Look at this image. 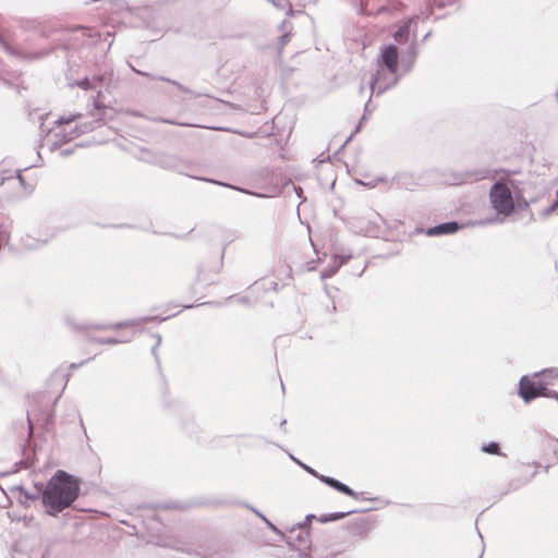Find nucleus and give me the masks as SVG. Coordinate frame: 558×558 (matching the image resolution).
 <instances>
[{"label": "nucleus", "mask_w": 558, "mask_h": 558, "mask_svg": "<svg viewBox=\"0 0 558 558\" xmlns=\"http://www.w3.org/2000/svg\"><path fill=\"white\" fill-rule=\"evenodd\" d=\"M24 494L32 500L41 495L47 514L56 517L76 500L80 494V482L65 471L58 470L44 488L37 487L36 493L24 492Z\"/></svg>", "instance_id": "1"}, {"label": "nucleus", "mask_w": 558, "mask_h": 558, "mask_svg": "<svg viewBox=\"0 0 558 558\" xmlns=\"http://www.w3.org/2000/svg\"><path fill=\"white\" fill-rule=\"evenodd\" d=\"M94 108L97 111V113H93L96 119L88 124L74 125V120L78 117L75 114H70L69 117H60L56 121V126L50 130L48 134L49 137L53 136L56 138L53 145L70 142L83 133L93 131L95 128L100 125L102 121L109 118V112H112V108L105 106L100 92L94 99Z\"/></svg>", "instance_id": "2"}, {"label": "nucleus", "mask_w": 558, "mask_h": 558, "mask_svg": "<svg viewBox=\"0 0 558 558\" xmlns=\"http://www.w3.org/2000/svg\"><path fill=\"white\" fill-rule=\"evenodd\" d=\"M398 49L395 45L384 47L379 57V65H385L389 72L387 80L381 77L380 71L371 81V88L373 93L378 95L397 84L398 77L396 75L398 69Z\"/></svg>", "instance_id": "3"}, {"label": "nucleus", "mask_w": 558, "mask_h": 558, "mask_svg": "<svg viewBox=\"0 0 558 558\" xmlns=\"http://www.w3.org/2000/svg\"><path fill=\"white\" fill-rule=\"evenodd\" d=\"M536 380H531L527 376L520 379L519 392L525 401H531L538 396H550L547 389L548 385L558 379V368H546L535 374Z\"/></svg>", "instance_id": "4"}, {"label": "nucleus", "mask_w": 558, "mask_h": 558, "mask_svg": "<svg viewBox=\"0 0 558 558\" xmlns=\"http://www.w3.org/2000/svg\"><path fill=\"white\" fill-rule=\"evenodd\" d=\"M489 202L498 216L508 217L514 211V199L507 183L495 182L489 190Z\"/></svg>", "instance_id": "5"}, {"label": "nucleus", "mask_w": 558, "mask_h": 558, "mask_svg": "<svg viewBox=\"0 0 558 558\" xmlns=\"http://www.w3.org/2000/svg\"><path fill=\"white\" fill-rule=\"evenodd\" d=\"M420 19V15L404 21L399 28L393 33V39L397 44L402 45L410 41L409 47L402 54V63H407V70H410L416 58V34L411 32V24Z\"/></svg>", "instance_id": "6"}, {"label": "nucleus", "mask_w": 558, "mask_h": 558, "mask_svg": "<svg viewBox=\"0 0 558 558\" xmlns=\"http://www.w3.org/2000/svg\"><path fill=\"white\" fill-rule=\"evenodd\" d=\"M98 38L99 35L93 33L92 29L78 27L62 32L57 40L59 45L63 46L65 49H76L81 46L95 44Z\"/></svg>", "instance_id": "7"}, {"label": "nucleus", "mask_w": 558, "mask_h": 558, "mask_svg": "<svg viewBox=\"0 0 558 558\" xmlns=\"http://www.w3.org/2000/svg\"><path fill=\"white\" fill-rule=\"evenodd\" d=\"M276 280H267L264 279L260 282H255L253 288L251 289V293H254L263 287L265 290H271L277 292L280 288L286 287L292 280V268L287 263H279L276 270Z\"/></svg>", "instance_id": "8"}, {"label": "nucleus", "mask_w": 558, "mask_h": 558, "mask_svg": "<svg viewBox=\"0 0 558 558\" xmlns=\"http://www.w3.org/2000/svg\"><path fill=\"white\" fill-rule=\"evenodd\" d=\"M0 49H2L5 53H8L19 60H26V61H32V60H37V59L44 58L47 54H49L52 50V48L34 50L26 46L13 47L7 40H4L2 37H0Z\"/></svg>", "instance_id": "9"}, {"label": "nucleus", "mask_w": 558, "mask_h": 558, "mask_svg": "<svg viewBox=\"0 0 558 558\" xmlns=\"http://www.w3.org/2000/svg\"><path fill=\"white\" fill-rule=\"evenodd\" d=\"M318 480L342 494H345L353 498H357V494L354 490H352L348 485L341 483L340 481L333 477L322 475L318 476Z\"/></svg>", "instance_id": "10"}, {"label": "nucleus", "mask_w": 558, "mask_h": 558, "mask_svg": "<svg viewBox=\"0 0 558 558\" xmlns=\"http://www.w3.org/2000/svg\"><path fill=\"white\" fill-rule=\"evenodd\" d=\"M460 226L456 221H448L440 225H437L427 230L428 235H439V234H451L459 230Z\"/></svg>", "instance_id": "11"}, {"label": "nucleus", "mask_w": 558, "mask_h": 558, "mask_svg": "<svg viewBox=\"0 0 558 558\" xmlns=\"http://www.w3.org/2000/svg\"><path fill=\"white\" fill-rule=\"evenodd\" d=\"M142 158L145 161L156 162L165 169H175L178 167V159L174 156H167V155H162V156H158V157L143 156Z\"/></svg>", "instance_id": "12"}, {"label": "nucleus", "mask_w": 558, "mask_h": 558, "mask_svg": "<svg viewBox=\"0 0 558 558\" xmlns=\"http://www.w3.org/2000/svg\"><path fill=\"white\" fill-rule=\"evenodd\" d=\"M298 531L296 541L299 542V547L306 548L310 545V534L306 527V523H300L298 529H292L291 534H294Z\"/></svg>", "instance_id": "13"}, {"label": "nucleus", "mask_w": 558, "mask_h": 558, "mask_svg": "<svg viewBox=\"0 0 558 558\" xmlns=\"http://www.w3.org/2000/svg\"><path fill=\"white\" fill-rule=\"evenodd\" d=\"M105 80H106V75L94 76L92 80L88 77H84L81 81H75L74 83L71 84V86L72 87L78 86L85 90H88V89L96 88L95 82L102 83V82H105Z\"/></svg>", "instance_id": "14"}, {"label": "nucleus", "mask_w": 558, "mask_h": 558, "mask_svg": "<svg viewBox=\"0 0 558 558\" xmlns=\"http://www.w3.org/2000/svg\"><path fill=\"white\" fill-rule=\"evenodd\" d=\"M290 24L287 21H283L280 25V31L283 33L279 38V54L283 47L290 41Z\"/></svg>", "instance_id": "15"}, {"label": "nucleus", "mask_w": 558, "mask_h": 558, "mask_svg": "<svg viewBox=\"0 0 558 558\" xmlns=\"http://www.w3.org/2000/svg\"><path fill=\"white\" fill-rule=\"evenodd\" d=\"M150 319L151 318H149V317L135 318V319H131V320H126V322L108 325V326H106V328L117 329V328H122V327L140 326L143 323H146L147 320H150Z\"/></svg>", "instance_id": "16"}, {"label": "nucleus", "mask_w": 558, "mask_h": 558, "mask_svg": "<svg viewBox=\"0 0 558 558\" xmlns=\"http://www.w3.org/2000/svg\"><path fill=\"white\" fill-rule=\"evenodd\" d=\"M353 512H354L353 510H350V511H345V512L340 511V512H332L329 514H323L318 518V521L322 523L337 521V520L343 519L344 517H347Z\"/></svg>", "instance_id": "17"}, {"label": "nucleus", "mask_w": 558, "mask_h": 558, "mask_svg": "<svg viewBox=\"0 0 558 558\" xmlns=\"http://www.w3.org/2000/svg\"><path fill=\"white\" fill-rule=\"evenodd\" d=\"M481 451L485 452V453H488V454H497V456H505L501 451H500V447L497 442L495 441H490L488 444H483L481 446Z\"/></svg>", "instance_id": "18"}, {"label": "nucleus", "mask_w": 558, "mask_h": 558, "mask_svg": "<svg viewBox=\"0 0 558 558\" xmlns=\"http://www.w3.org/2000/svg\"><path fill=\"white\" fill-rule=\"evenodd\" d=\"M132 339V337L126 338H113V337H107V338H98L94 341L100 344H118V343H125L129 342Z\"/></svg>", "instance_id": "19"}, {"label": "nucleus", "mask_w": 558, "mask_h": 558, "mask_svg": "<svg viewBox=\"0 0 558 558\" xmlns=\"http://www.w3.org/2000/svg\"><path fill=\"white\" fill-rule=\"evenodd\" d=\"M340 268L339 264H337V260H332V263L322 270L320 278L322 279H328L331 278Z\"/></svg>", "instance_id": "20"}, {"label": "nucleus", "mask_w": 558, "mask_h": 558, "mask_svg": "<svg viewBox=\"0 0 558 558\" xmlns=\"http://www.w3.org/2000/svg\"><path fill=\"white\" fill-rule=\"evenodd\" d=\"M290 458L296 463L299 464L303 470H305L307 473H310L311 475H313L314 477L318 478V476H322V474H318L313 468L304 464L303 462H301L300 460H298L296 458H294L292 454H290Z\"/></svg>", "instance_id": "21"}, {"label": "nucleus", "mask_w": 558, "mask_h": 558, "mask_svg": "<svg viewBox=\"0 0 558 558\" xmlns=\"http://www.w3.org/2000/svg\"><path fill=\"white\" fill-rule=\"evenodd\" d=\"M352 257V255L349 253V254H341V255H335L332 260H337V264H339V266L341 267L343 264H345L350 258Z\"/></svg>", "instance_id": "22"}, {"label": "nucleus", "mask_w": 558, "mask_h": 558, "mask_svg": "<svg viewBox=\"0 0 558 558\" xmlns=\"http://www.w3.org/2000/svg\"><path fill=\"white\" fill-rule=\"evenodd\" d=\"M153 338L155 339V345L153 347V354L155 356V359L158 361V355H157V348L160 345L161 343V336L158 335V333H155L153 335Z\"/></svg>", "instance_id": "23"}, {"label": "nucleus", "mask_w": 558, "mask_h": 558, "mask_svg": "<svg viewBox=\"0 0 558 558\" xmlns=\"http://www.w3.org/2000/svg\"><path fill=\"white\" fill-rule=\"evenodd\" d=\"M159 121L168 123V124H178V125H183V126H198L197 124H191V123H185V122H177V121L168 120V119H160Z\"/></svg>", "instance_id": "24"}, {"label": "nucleus", "mask_w": 558, "mask_h": 558, "mask_svg": "<svg viewBox=\"0 0 558 558\" xmlns=\"http://www.w3.org/2000/svg\"><path fill=\"white\" fill-rule=\"evenodd\" d=\"M35 416H36V414L34 412V410H31L27 412V422H28L29 433H32V430H33V424H34Z\"/></svg>", "instance_id": "25"}, {"label": "nucleus", "mask_w": 558, "mask_h": 558, "mask_svg": "<svg viewBox=\"0 0 558 558\" xmlns=\"http://www.w3.org/2000/svg\"><path fill=\"white\" fill-rule=\"evenodd\" d=\"M430 14H432V8H430V4L427 3L426 11H422L421 15L423 19H427V17H429Z\"/></svg>", "instance_id": "26"}, {"label": "nucleus", "mask_w": 558, "mask_h": 558, "mask_svg": "<svg viewBox=\"0 0 558 558\" xmlns=\"http://www.w3.org/2000/svg\"><path fill=\"white\" fill-rule=\"evenodd\" d=\"M497 221H499V219L497 217H495V218H490V219L481 220L478 223L480 225H492Z\"/></svg>", "instance_id": "27"}, {"label": "nucleus", "mask_w": 558, "mask_h": 558, "mask_svg": "<svg viewBox=\"0 0 558 558\" xmlns=\"http://www.w3.org/2000/svg\"><path fill=\"white\" fill-rule=\"evenodd\" d=\"M368 4H369V0H366V1H363L362 0V10L367 13V14H371L372 11L368 9Z\"/></svg>", "instance_id": "28"}, {"label": "nucleus", "mask_w": 558, "mask_h": 558, "mask_svg": "<svg viewBox=\"0 0 558 558\" xmlns=\"http://www.w3.org/2000/svg\"><path fill=\"white\" fill-rule=\"evenodd\" d=\"M150 10L148 8H143L137 10V15L141 17H144L145 15L149 14Z\"/></svg>", "instance_id": "29"}, {"label": "nucleus", "mask_w": 558, "mask_h": 558, "mask_svg": "<svg viewBox=\"0 0 558 558\" xmlns=\"http://www.w3.org/2000/svg\"><path fill=\"white\" fill-rule=\"evenodd\" d=\"M231 299H234V296H231V298H230V300H231ZM235 300H236L238 302H240V303H244V304L250 303V302H248V296L235 298Z\"/></svg>", "instance_id": "30"}, {"label": "nucleus", "mask_w": 558, "mask_h": 558, "mask_svg": "<svg viewBox=\"0 0 558 558\" xmlns=\"http://www.w3.org/2000/svg\"><path fill=\"white\" fill-rule=\"evenodd\" d=\"M24 246L27 248H36V247H38V244L33 243V242H25Z\"/></svg>", "instance_id": "31"}, {"label": "nucleus", "mask_w": 558, "mask_h": 558, "mask_svg": "<svg viewBox=\"0 0 558 558\" xmlns=\"http://www.w3.org/2000/svg\"><path fill=\"white\" fill-rule=\"evenodd\" d=\"M257 514L263 518V520H265L267 522V524L272 529V530H276V527L271 524V522H269L263 514H260L259 512H257Z\"/></svg>", "instance_id": "32"}, {"label": "nucleus", "mask_w": 558, "mask_h": 558, "mask_svg": "<svg viewBox=\"0 0 558 558\" xmlns=\"http://www.w3.org/2000/svg\"><path fill=\"white\" fill-rule=\"evenodd\" d=\"M312 519H315V515H314V514H307V515L305 517V522H304V523H306V524H307V522H308V521H311Z\"/></svg>", "instance_id": "33"}, {"label": "nucleus", "mask_w": 558, "mask_h": 558, "mask_svg": "<svg viewBox=\"0 0 558 558\" xmlns=\"http://www.w3.org/2000/svg\"><path fill=\"white\" fill-rule=\"evenodd\" d=\"M17 178H19L21 184H24V179H23L20 170H17Z\"/></svg>", "instance_id": "34"}, {"label": "nucleus", "mask_w": 558, "mask_h": 558, "mask_svg": "<svg viewBox=\"0 0 558 558\" xmlns=\"http://www.w3.org/2000/svg\"><path fill=\"white\" fill-rule=\"evenodd\" d=\"M195 553L203 557H210V555H207L206 553H203V551H195ZM211 558H215V557L211 556Z\"/></svg>", "instance_id": "35"}, {"label": "nucleus", "mask_w": 558, "mask_h": 558, "mask_svg": "<svg viewBox=\"0 0 558 558\" xmlns=\"http://www.w3.org/2000/svg\"><path fill=\"white\" fill-rule=\"evenodd\" d=\"M387 9L385 7H380L376 10V13H380V12H384L386 11Z\"/></svg>", "instance_id": "36"}, {"label": "nucleus", "mask_w": 558, "mask_h": 558, "mask_svg": "<svg viewBox=\"0 0 558 558\" xmlns=\"http://www.w3.org/2000/svg\"><path fill=\"white\" fill-rule=\"evenodd\" d=\"M136 73L141 74V75H144V76H149L148 73H145V72H141V71H137L135 69H133Z\"/></svg>", "instance_id": "37"}, {"label": "nucleus", "mask_w": 558, "mask_h": 558, "mask_svg": "<svg viewBox=\"0 0 558 558\" xmlns=\"http://www.w3.org/2000/svg\"><path fill=\"white\" fill-rule=\"evenodd\" d=\"M158 80L167 81V78H165V77H162V76L158 77ZM168 82H170V80H168ZM171 83H172V84H174V85H177V82H172V81H171Z\"/></svg>", "instance_id": "38"}, {"label": "nucleus", "mask_w": 558, "mask_h": 558, "mask_svg": "<svg viewBox=\"0 0 558 558\" xmlns=\"http://www.w3.org/2000/svg\"><path fill=\"white\" fill-rule=\"evenodd\" d=\"M69 154H70V151L68 149H64V150L61 151V155H64V156H66Z\"/></svg>", "instance_id": "39"}, {"label": "nucleus", "mask_w": 558, "mask_h": 558, "mask_svg": "<svg viewBox=\"0 0 558 558\" xmlns=\"http://www.w3.org/2000/svg\"><path fill=\"white\" fill-rule=\"evenodd\" d=\"M288 13L291 14L292 13V7L291 4H288Z\"/></svg>", "instance_id": "40"}, {"label": "nucleus", "mask_w": 558, "mask_h": 558, "mask_svg": "<svg viewBox=\"0 0 558 558\" xmlns=\"http://www.w3.org/2000/svg\"><path fill=\"white\" fill-rule=\"evenodd\" d=\"M132 116H135V117H140L141 114L138 112H135V111H131L130 112Z\"/></svg>", "instance_id": "41"}, {"label": "nucleus", "mask_w": 558, "mask_h": 558, "mask_svg": "<svg viewBox=\"0 0 558 558\" xmlns=\"http://www.w3.org/2000/svg\"><path fill=\"white\" fill-rule=\"evenodd\" d=\"M45 422L48 424L50 422V415H47V417L45 418Z\"/></svg>", "instance_id": "42"}, {"label": "nucleus", "mask_w": 558, "mask_h": 558, "mask_svg": "<svg viewBox=\"0 0 558 558\" xmlns=\"http://www.w3.org/2000/svg\"><path fill=\"white\" fill-rule=\"evenodd\" d=\"M181 551H187V553H191L190 549H185V548H179Z\"/></svg>", "instance_id": "43"}, {"label": "nucleus", "mask_w": 558, "mask_h": 558, "mask_svg": "<svg viewBox=\"0 0 558 558\" xmlns=\"http://www.w3.org/2000/svg\"><path fill=\"white\" fill-rule=\"evenodd\" d=\"M429 35H430V34H429V33H427V34L425 35V37H424V40H425V39H428V36H429Z\"/></svg>", "instance_id": "44"}, {"label": "nucleus", "mask_w": 558, "mask_h": 558, "mask_svg": "<svg viewBox=\"0 0 558 558\" xmlns=\"http://www.w3.org/2000/svg\"><path fill=\"white\" fill-rule=\"evenodd\" d=\"M351 138H352V135H350V136L348 137V140L345 141V143H348L349 141H351Z\"/></svg>", "instance_id": "45"}]
</instances>
